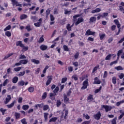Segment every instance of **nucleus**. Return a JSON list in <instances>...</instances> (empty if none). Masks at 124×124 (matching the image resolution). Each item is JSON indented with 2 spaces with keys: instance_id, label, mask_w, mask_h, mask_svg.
Instances as JSON below:
<instances>
[{
  "instance_id": "obj_18",
  "label": "nucleus",
  "mask_w": 124,
  "mask_h": 124,
  "mask_svg": "<svg viewBox=\"0 0 124 124\" xmlns=\"http://www.w3.org/2000/svg\"><path fill=\"white\" fill-rule=\"evenodd\" d=\"M89 21V23H95L96 22V17L92 16L90 17Z\"/></svg>"
},
{
  "instance_id": "obj_36",
  "label": "nucleus",
  "mask_w": 124,
  "mask_h": 124,
  "mask_svg": "<svg viewBox=\"0 0 124 124\" xmlns=\"http://www.w3.org/2000/svg\"><path fill=\"white\" fill-rule=\"evenodd\" d=\"M28 91L29 93H33V92H34V88L33 87H30L28 88Z\"/></svg>"
},
{
  "instance_id": "obj_61",
  "label": "nucleus",
  "mask_w": 124,
  "mask_h": 124,
  "mask_svg": "<svg viewBox=\"0 0 124 124\" xmlns=\"http://www.w3.org/2000/svg\"><path fill=\"white\" fill-rule=\"evenodd\" d=\"M124 116V112H122V114L118 117V120H122Z\"/></svg>"
},
{
  "instance_id": "obj_37",
  "label": "nucleus",
  "mask_w": 124,
  "mask_h": 124,
  "mask_svg": "<svg viewBox=\"0 0 124 124\" xmlns=\"http://www.w3.org/2000/svg\"><path fill=\"white\" fill-rule=\"evenodd\" d=\"M10 30H11V25H9L4 29V31H10Z\"/></svg>"
},
{
  "instance_id": "obj_50",
  "label": "nucleus",
  "mask_w": 124,
  "mask_h": 124,
  "mask_svg": "<svg viewBox=\"0 0 124 124\" xmlns=\"http://www.w3.org/2000/svg\"><path fill=\"white\" fill-rule=\"evenodd\" d=\"M72 92L71 91V88H70L67 92H66V95L67 96H70V95L71 94V93Z\"/></svg>"
},
{
  "instance_id": "obj_59",
  "label": "nucleus",
  "mask_w": 124,
  "mask_h": 124,
  "mask_svg": "<svg viewBox=\"0 0 124 124\" xmlns=\"http://www.w3.org/2000/svg\"><path fill=\"white\" fill-rule=\"evenodd\" d=\"M25 29L27 30L28 31H32L31 28V25L27 26L26 27Z\"/></svg>"
},
{
  "instance_id": "obj_62",
  "label": "nucleus",
  "mask_w": 124,
  "mask_h": 124,
  "mask_svg": "<svg viewBox=\"0 0 124 124\" xmlns=\"http://www.w3.org/2000/svg\"><path fill=\"white\" fill-rule=\"evenodd\" d=\"M78 17H81V15L80 14H78V15H75L73 16V19H76L77 18H78Z\"/></svg>"
},
{
  "instance_id": "obj_44",
  "label": "nucleus",
  "mask_w": 124,
  "mask_h": 124,
  "mask_svg": "<svg viewBox=\"0 0 124 124\" xmlns=\"http://www.w3.org/2000/svg\"><path fill=\"white\" fill-rule=\"evenodd\" d=\"M47 97V92H45L43 93L42 96V99H45Z\"/></svg>"
},
{
  "instance_id": "obj_56",
  "label": "nucleus",
  "mask_w": 124,
  "mask_h": 124,
  "mask_svg": "<svg viewBox=\"0 0 124 124\" xmlns=\"http://www.w3.org/2000/svg\"><path fill=\"white\" fill-rule=\"evenodd\" d=\"M21 123L22 124H28V122L26 121L25 118H23V119L21 120Z\"/></svg>"
},
{
  "instance_id": "obj_49",
  "label": "nucleus",
  "mask_w": 124,
  "mask_h": 124,
  "mask_svg": "<svg viewBox=\"0 0 124 124\" xmlns=\"http://www.w3.org/2000/svg\"><path fill=\"white\" fill-rule=\"evenodd\" d=\"M112 82L114 85L117 84V79L116 78V77H114L112 78Z\"/></svg>"
},
{
  "instance_id": "obj_45",
  "label": "nucleus",
  "mask_w": 124,
  "mask_h": 124,
  "mask_svg": "<svg viewBox=\"0 0 124 124\" xmlns=\"http://www.w3.org/2000/svg\"><path fill=\"white\" fill-rule=\"evenodd\" d=\"M105 36H106V34H105V33L102 34L101 35L99 34V37H100V40H103V39L104 38V37H105Z\"/></svg>"
},
{
  "instance_id": "obj_28",
  "label": "nucleus",
  "mask_w": 124,
  "mask_h": 124,
  "mask_svg": "<svg viewBox=\"0 0 124 124\" xmlns=\"http://www.w3.org/2000/svg\"><path fill=\"white\" fill-rule=\"evenodd\" d=\"M98 68H99V65H97L96 66H95L93 71H92V73H94V72H95V71H96V70H97V69H98Z\"/></svg>"
},
{
  "instance_id": "obj_27",
  "label": "nucleus",
  "mask_w": 124,
  "mask_h": 124,
  "mask_svg": "<svg viewBox=\"0 0 124 124\" xmlns=\"http://www.w3.org/2000/svg\"><path fill=\"white\" fill-rule=\"evenodd\" d=\"M29 108H30V106L27 105H25L22 106V109H23V110H24L25 111H27V110H28V109H29Z\"/></svg>"
},
{
  "instance_id": "obj_22",
  "label": "nucleus",
  "mask_w": 124,
  "mask_h": 124,
  "mask_svg": "<svg viewBox=\"0 0 124 124\" xmlns=\"http://www.w3.org/2000/svg\"><path fill=\"white\" fill-rule=\"evenodd\" d=\"M22 52H26V51H28L29 50V46H25V45H23V46H21Z\"/></svg>"
},
{
  "instance_id": "obj_64",
  "label": "nucleus",
  "mask_w": 124,
  "mask_h": 124,
  "mask_svg": "<svg viewBox=\"0 0 124 124\" xmlns=\"http://www.w3.org/2000/svg\"><path fill=\"white\" fill-rule=\"evenodd\" d=\"M91 124V120L87 121H84L81 123V124Z\"/></svg>"
},
{
  "instance_id": "obj_34",
  "label": "nucleus",
  "mask_w": 124,
  "mask_h": 124,
  "mask_svg": "<svg viewBox=\"0 0 124 124\" xmlns=\"http://www.w3.org/2000/svg\"><path fill=\"white\" fill-rule=\"evenodd\" d=\"M115 69H116L118 71L120 70H124V68L121 66H118L115 67Z\"/></svg>"
},
{
  "instance_id": "obj_58",
  "label": "nucleus",
  "mask_w": 124,
  "mask_h": 124,
  "mask_svg": "<svg viewBox=\"0 0 124 124\" xmlns=\"http://www.w3.org/2000/svg\"><path fill=\"white\" fill-rule=\"evenodd\" d=\"M68 70L69 73L72 72L73 71V67L72 66L68 67Z\"/></svg>"
},
{
  "instance_id": "obj_55",
  "label": "nucleus",
  "mask_w": 124,
  "mask_h": 124,
  "mask_svg": "<svg viewBox=\"0 0 124 124\" xmlns=\"http://www.w3.org/2000/svg\"><path fill=\"white\" fill-rule=\"evenodd\" d=\"M50 21H51V22H53V21H55V17H54V16L53 15H50Z\"/></svg>"
},
{
  "instance_id": "obj_1",
  "label": "nucleus",
  "mask_w": 124,
  "mask_h": 124,
  "mask_svg": "<svg viewBox=\"0 0 124 124\" xmlns=\"http://www.w3.org/2000/svg\"><path fill=\"white\" fill-rule=\"evenodd\" d=\"M88 80H89L88 79H86L84 81H83L81 90H86V89L88 88V86H89Z\"/></svg>"
},
{
  "instance_id": "obj_14",
  "label": "nucleus",
  "mask_w": 124,
  "mask_h": 124,
  "mask_svg": "<svg viewBox=\"0 0 124 124\" xmlns=\"http://www.w3.org/2000/svg\"><path fill=\"white\" fill-rule=\"evenodd\" d=\"M101 83V81L98 79V78L95 77L94 78V82L93 84H96L97 85H99Z\"/></svg>"
},
{
  "instance_id": "obj_7",
  "label": "nucleus",
  "mask_w": 124,
  "mask_h": 124,
  "mask_svg": "<svg viewBox=\"0 0 124 124\" xmlns=\"http://www.w3.org/2000/svg\"><path fill=\"white\" fill-rule=\"evenodd\" d=\"M67 95L66 94L64 93L63 94V99H64V102L65 103V104H67V103H69V98L67 97Z\"/></svg>"
},
{
  "instance_id": "obj_10",
  "label": "nucleus",
  "mask_w": 124,
  "mask_h": 124,
  "mask_svg": "<svg viewBox=\"0 0 124 124\" xmlns=\"http://www.w3.org/2000/svg\"><path fill=\"white\" fill-rule=\"evenodd\" d=\"M11 100V95H7V97L5 99V101H4V104H8Z\"/></svg>"
},
{
  "instance_id": "obj_38",
  "label": "nucleus",
  "mask_w": 124,
  "mask_h": 124,
  "mask_svg": "<svg viewBox=\"0 0 124 124\" xmlns=\"http://www.w3.org/2000/svg\"><path fill=\"white\" fill-rule=\"evenodd\" d=\"M112 57V54H108V55L106 58H105V60L106 61H109L110 60H111V57Z\"/></svg>"
},
{
  "instance_id": "obj_20",
  "label": "nucleus",
  "mask_w": 124,
  "mask_h": 124,
  "mask_svg": "<svg viewBox=\"0 0 124 124\" xmlns=\"http://www.w3.org/2000/svg\"><path fill=\"white\" fill-rule=\"evenodd\" d=\"M15 117L16 120H19L21 118V113L18 112L15 113Z\"/></svg>"
},
{
  "instance_id": "obj_42",
  "label": "nucleus",
  "mask_w": 124,
  "mask_h": 124,
  "mask_svg": "<svg viewBox=\"0 0 124 124\" xmlns=\"http://www.w3.org/2000/svg\"><path fill=\"white\" fill-rule=\"evenodd\" d=\"M67 81V78H62V84H64V83H65Z\"/></svg>"
},
{
  "instance_id": "obj_52",
  "label": "nucleus",
  "mask_w": 124,
  "mask_h": 124,
  "mask_svg": "<svg viewBox=\"0 0 124 124\" xmlns=\"http://www.w3.org/2000/svg\"><path fill=\"white\" fill-rule=\"evenodd\" d=\"M102 89V86H100L99 89H96L94 91L95 93H98L100 92V90Z\"/></svg>"
},
{
  "instance_id": "obj_21",
  "label": "nucleus",
  "mask_w": 124,
  "mask_h": 124,
  "mask_svg": "<svg viewBox=\"0 0 124 124\" xmlns=\"http://www.w3.org/2000/svg\"><path fill=\"white\" fill-rule=\"evenodd\" d=\"M31 62H33L35 64H39L40 63V61L39 60H36L34 59L31 60Z\"/></svg>"
},
{
  "instance_id": "obj_39",
  "label": "nucleus",
  "mask_w": 124,
  "mask_h": 124,
  "mask_svg": "<svg viewBox=\"0 0 124 124\" xmlns=\"http://www.w3.org/2000/svg\"><path fill=\"white\" fill-rule=\"evenodd\" d=\"M43 108L44 111H47V110H48L49 108V106H48V105H45L43 106Z\"/></svg>"
},
{
  "instance_id": "obj_24",
  "label": "nucleus",
  "mask_w": 124,
  "mask_h": 124,
  "mask_svg": "<svg viewBox=\"0 0 124 124\" xmlns=\"http://www.w3.org/2000/svg\"><path fill=\"white\" fill-rule=\"evenodd\" d=\"M44 37V35H42L38 41V43H42V42H44L45 39Z\"/></svg>"
},
{
  "instance_id": "obj_53",
  "label": "nucleus",
  "mask_w": 124,
  "mask_h": 124,
  "mask_svg": "<svg viewBox=\"0 0 124 124\" xmlns=\"http://www.w3.org/2000/svg\"><path fill=\"white\" fill-rule=\"evenodd\" d=\"M48 68H49V66L48 65L46 66L45 68L43 71V74H45V73H46V71H47V69H48Z\"/></svg>"
},
{
  "instance_id": "obj_29",
  "label": "nucleus",
  "mask_w": 124,
  "mask_h": 124,
  "mask_svg": "<svg viewBox=\"0 0 124 124\" xmlns=\"http://www.w3.org/2000/svg\"><path fill=\"white\" fill-rule=\"evenodd\" d=\"M26 73V72H25V71H23V72H19V73L17 75V76L18 77H22V76H24V75H25Z\"/></svg>"
},
{
  "instance_id": "obj_3",
  "label": "nucleus",
  "mask_w": 124,
  "mask_h": 124,
  "mask_svg": "<svg viewBox=\"0 0 124 124\" xmlns=\"http://www.w3.org/2000/svg\"><path fill=\"white\" fill-rule=\"evenodd\" d=\"M101 118V113L100 111H98L96 114L94 115V119L96 121H99Z\"/></svg>"
},
{
  "instance_id": "obj_9",
  "label": "nucleus",
  "mask_w": 124,
  "mask_h": 124,
  "mask_svg": "<svg viewBox=\"0 0 124 124\" xmlns=\"http://www.w3.org/2000/svg\"><path fill=\"white\" fill-rule=\"evenodd\" d=\"M44 105V103H42L41 104H36L34 106V110H37L38 108H43V106Z\"/></svg>"
},
{
  "instance_id": "obj_41",
  "label": "nucleus",
  "mask_w": 124,
  "mask_h": 124,
  "mask_svg": "<svg viewBox=\"0 0 124 124\" xmlns=\"http://www.w3.org/2000/svg\"><path fill=\"white\" fill-rule=\"evenodd\" d=\"M56 105H57V107H60V106L62 105V102L61 101V100H57Z\"/></svg>"
},
{
  "instance_id": "obj_48",
  "label": "nucleus",
  "mask_w": 124,
  "mask_h": 124,
  "mask_svg": "<svg viewBox=\"0 0 124 124\" xmlns=\"http://www.w3.org/2000/svg\"><path fill=\"white\" fill-rule=\"evenodd\" d=\"M66 28L67 30V31H71V27H70V24L68 23L67 26H66Z\"/></svg>"
},
{
  "instance_id": "obj_60",
  "label": "nucleus",
  "mask_w": 124,
  "mask_h": 124,
  "mask_svg": "<svg viewBox=\"0 0 124 124\" xmlns=\"http://www.w3.org/2000/svg\"><path fill=\"white\" fill-rule=\"evenodd\" d=\"M116 63H118V60H116L113 62H112L110 63V65L112 66L113 64H115Z\"/></svg>"
},
{
  "instance_id": "obj_63",
  "label": "nucleus",
  "mask_w": 124,
  "mask_h": 124,
  "mask_svg": "<svg viewBox=\"0 0 124 124\" xmlns=\"http://www.w3.org/2000/svg\"><path fill=\"white\" fill-rule=\"evenodd\" d=\"M78 58H79V53L78 52L77 53H76V54L74 55V58L76 59H78Z\"/></svg>"
},
{
  "instance_id": "obj_16",
  "label": "nucleus",
  "mask_w": 124,
  "mask_h": 124,
  "mask_svg": "<svg viewBox=\"0 0 124 124\" xmlns=\"http://www.w3.org/2000/svg\"><path fill=\"white\" fill-rule=\"evenodd\" d=\"M48 46L45 45H41L40 46V49L42 50V51H45V50H47Z\"/></svg>"
},
{
  "instance_id": "obj_25",
  "label": "nucleus",
  "mask_w": 124,
  "mask_h": 124,
  "mask_svg": "<svg viewBox=\"0 0 124 124\" xmlns=\"http://www.w3.org/2000/svg\"><path fill=\"white\" fill-rule=\"evenodd\" d=\"M27 18H28L27 15L23 14L20 16V20H24V19H27Z\"/></svg>"
},
{
  "instance_id": "obj_4",
  "label": "nucleus",
  "mask_w": 124,
  "mask_h": 124,
  "mask_svg": "<svg viewBox=\"0 0 124 124\" xmlns=\"http://www.w3.org/2000/svg\"><path fill=\"white\" fill-rule=\"evenodd\" d=\"M47 78H48V79L47 80V81L46 82V86H49V85H50V84H51V82H52V80H53V76H48Z\"/></svg>"
},
{
  "instance_id": "obj_43",
  "label": "nucleus",
  "mask_w": 124,
  "mask_h": 124,
  "mask_svg": "<svg viewBox=\"0 0 124 124\" xmlns=\"http://www.w3.org/2000/svg\"><path fill=\"white\" fill-rule=\"evenodd\" d=\"M68 115V110L65 109V115L63 117L64 120H66V117H67Z\"/></svg>"
},
{
  "instance_id": "obj_46",
  "label": "nucleus",
  "mask_w": 124,
  "mask_h": 124,
  "mask_svg": "<svg viewBox=\"0 0 124 124\" xmlns=\"http://www.w3.org/2000/svg\"><path fill=\"white\" fill-rule=\"evenodd\" d=\"M21 69H22V67H16V68H15L14 69V70L15 71H16V72H18L20 71V70Z\"/></svg>"
},
{
  "instance_id": "obj_11",
  "label": "nucleus",
  "mask_w": 124,
  "mask_h": 124,
  "mask_svg": "<svg viewBox=\"0 0 124 124\" xmlns=\"http://www.w3.org/2000/svg\"><path fill=\"white\" fill-rule=\"evenodd\" d=\"M28 84L29 82L27 81L25 83V81H24V80H20L18 82V86H23L24 85H25V86H27V85H28Z\"/></svg>"
},
{
  "instance_id": "obj_33",
  "label": "nucleus",
  "mask_w": 124,
  "mask_h": 124,
  "mask_svg": "<svg viewBox=\"0 0 124 124\" xmlns=\"http://www.w3.org/2000/svg\"><path fill=\"white\" fill-rule=\"evenodd\" d=\"M5 36L8 37H10L11 36V32L9 31H6L5 33Z\"/></svg>"
},
{
  "instance_id": "obj_57",
  "label": "nucleus",
  "mask_w": 124,
  "mask_h": 124,
  "mask_svg": "<svg viewBox=\"0 0 124 124\" xmlns=\"http://www.w3.org/2000/svg\"><path fill=\"white\" fill-rule=\"evenodd\" d=\"M73 65L75 66V67H78V66L79 65V63L77 62H73Z\"/></svg>"
},
{
  "instance_id": "obj_26",
  "label": "nucleus",
  "mask_w": 124,
  "mask_h": 124,
  "mask_svg": "<svg viewBox=\"0 0 124 124\" xmlns=\"http://www.w3.org/2000/svg\"><path fill=\"white\" fill-rule=\"evenodd\" d=\"M57 120H58V117H53L49 120V123H52V122L55 123L57 121Z\"/></svg>"
},
{
  "instance_id": "obj_30",
  "label": "nucleus",
  "mask_w": 124,
  "mask_h": 124,
  "mask_svg": "<svg viewBox=\"0 0 124 124\" xmlns=\"http://www.w3.org/2000/svg\"><path fill=\"white\" fill-rule=\"evenodd\" d=\"M6 111H7V110L6 109H3V108H0V112H1L2 114L3 115H4V114H5V112H6Z\"/></svg>"
},
{
  "instance_id": "obj_19",
  "label": "nucleus",
  "mask_w": 124,
  "mask_h": 124,
  "mask_svg": "<svg viewBox=\"0 0 124 124\" xmlns=\"http://www.w3.org/2000/svg\"><path fill=\"white\" fill-rule=\"evenodd\" d=\"M16 46H20V47H23L24 44L22 43V41H18L16 42Z\"/></svg>"
},
{
  "instance_id": "obj_15",
  "label": "nucleus",
  "mask_w": 124,
  "mask_h": 124,
  "mask_svg": "<svg viewBox=\"0 0 124 124\" xmlns=\"http://www.w3.org/2000/svg\"><path fill=\"white\" fill-rule=\"evenodd\" d=\"M12 81L13 84H16L19 81V78L18 77H15L12 78Z\"/></svg>"
},
{
  "instance_id": "obj_31",
  "label": "nucleus",
  "mask_w": 124,
  "mask_h": 124,
  "mask_svg": "<svg viewBox=\"0 0 124 124\" xmlns=\"http://www.w3.org/2000/svg\"><path fill=\"white\" fill-rule=\"evenodd\" d=\"M44 115L45 121V122H47V120H48V115H49V114L48 113L45 112L44 113Z\"/></svg>"
},
{
  "instance_id": "obj_40",
  "label": "nucleus",
  "mask_w": 124,
  "mask_h": 124,
  "mask_svg": "<svg viewBox=\"0 0 124 124\" xmlns=\"http://www.w3.org/2000/svg\"><path fill=\"white\" fill-rule=\"evenodd\" d=\"M63 48L64 49V51H66V52H68L69 51V48H68V46L66 45L63 46Z\"/></svg>"
},
{
  "instance_id": "obj_32",
  "label": "nucleus",
  "mask_w": 124,
  "mask_h": 124,
  "mask_svg": "<svg viewBox=\"0 0 124 124\" xmlns=\"http://www.w3.org/2000/svg\"><path fill=\"white\" fill-rule=\"evenodd\" d=\"M31 19L33 21V22L37 21L38 18L36 16H31Z\"/></svg>"
},
{
  "instance_id": "obj_47",
  "label": "nucleus",
  "mask_w": 124,
  "mask_h": 124,
  "mask_svg": "<svg viewBox=\"0 0 124 124\" xmlns=\"http://www.w3.org/2000/svg\"><path fill=\"white\" fill-rule=\"evenodd\" d=\"M60 90V88L58 87V86H57L55 90L53 91L54 93H58L59 91Z\"/></svg>"
},
{
  "instance_id": "obj_54",
  "label": "nucleus",
  "mask_w": 124,
  "mask_h": 124,
  "mask_svg": "<svg viewBox=\"0 0 124 124\" xmlns=\"http://www.w3.org/2000/svg\"><path fill=\"white\" fill-rule=\"evenodd\" d=\"M24 59H27V57H26L25 55L21 54L20 55H19V60H23Z\"/></svg>"
},
{
  "instance_id": "obj_35",
  "label": "nucleus",
  "mask_w": 124,
  "mask_h": 124,
  "mask_svg": "<svg viewBox=\"0 0 124 124\" xmlns=\"http://www.w3.org/2000/svg\"><path fill=\"white\" fill-rule=\"evenodd\" d=\"M111 124H117V117H115L113 119L111 120Z\"/></svg>"
},
{
  "instance_id": "obj_6",
  "label": "nucleus",
  "mask_w": 124,
  "mask_h": 124,
  "mask_svg": "<svg viewBox=\"0 0 124 124\" xmlns=\"http://www.w3.org/2000/svg\"><path fill=\"white\" fill-rule=\"evenodd\" d=\"M83 22H84V18L82 17H79L75 23V26H78L79 24H81V23H83Z\"/></svg>"
},
{
  "instance_id": "obj_8",
  "label": "nucleus",
  "mask_w": 124,
  "mask_h": 124,
  "mask_svg": "<svg viewBox=\"0 0 124 124\" xmlns=\"http://www.w3.org/2000/svg\"><path fill=\"white\" fill-rule=\"evenodd\" d=\"M11 1L12 2V4L13 6H14V5H16V6H19V7H22V4L18 3V1H16V0H11Z\"/></svg>"
},
{
  "instance_id": "obj_51",
  "label": "nucleus",
  "mask_w": 124,
  "mask_h": 124,
  "mask_svg": "<svg viewBox=\"0 0 124 124\" xmlns=\"http://www.w3.org/2000/svg\"><path fill=\"white\" fill-rule=\"evenodd\" d=\"M34 25L37 28H39V27L41 26V22H37L36 23H34Z\"/></svg>"
},
{
  "instance_id": "obj_12",
  "label": "nucleus",
  "mask_w": 124,
  "mask_h": 124,
  "mask_svg": "<svg viewBox=\"0 0 124 124\" xmlns=\"http://www.w3.org/2000/svg\"><path fill=\"white\" fill-rule=\"evenodd\" d=\"M93 95L92 94H89L88 96L87 97V101L89 102H91V101H93Z\"/></svg>"
},
{
  "instance_id": "obj_13",
  "label": "nucleus",
  "mask_w": 124,
  "mask_h": 124,
  "mask_svg": "<svg viewBox=\"0 0 124 124\" xmlns=\"http://www.w3.org/2000/svg\"><path fill=\"white\" fill-rule=\"evenodd\" d=\"M15 103H17V101H16V100H14L11 104L9 105H7V108H12V107H13V106L15 105Z\"/></svg>"
},
{
  "instance_id": "obj_17",
  "label": "nucleus",
  "mask_w": 124,
  "mask_h": 124,
  "mask_svg": "<svg viewBox=\"0 0 124 124\" xmlns=\"http://www.w3.org/2000/svg\"><path fill=\"white\" fill-rule=\"evenodd\" d=\"M100 11H101V9L99 8H97L95 10H92L91 13L94 14V13H98V12H100Z\"/></svg>"
},
{
  "instance_id": "obj_5",
  "label": "nucleus",
  "mask_w": 124,
  "mask_h": 124,
  "mask_svg": "<svg viewBox=\"0 0 124 124\" xmlns=\"http://www.w3.org/2000/svg\"><path fill=\"white\" fill-rule=\"evenodd\" d=\"M85 35H93L94 36L95 35V31H91V29H88L86 33H85Z\"/></svg>"
},
{
  "instance_id": "obj_23",
  "label": "nucleus",
  "mask_w": 124,
  "mask_h": 124,
  "mask_svg": "<svg viewBox=\"0 0 124 124\" xmlns=\"http://www.w3.org/2000/svg\"><path fill=\"white\" fill-rule=\"evenodd\" d=\"M20 61V63H21V64H27V63H28V62H29V61L28 60H21Z\"/></svg>"
},
{
  "instance_id": "obj_2",
  "label": "nucleus",
  "mask_w": 124,
  "mask_h": 124,
  "mask_svg": "<svg viewBox=\"0 0 124 124\" xmlns=\"http://www.w3.org/2000/svg\"><path fill=\"white\" fill-rule=\"evenodd\" d=\"M102 108H104L105 109L106 112H110L112 110V107L108 105H102Z\"/></svg>"
}]
</instances>
